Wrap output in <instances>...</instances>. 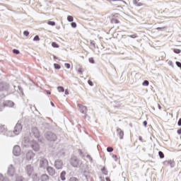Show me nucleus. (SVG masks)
I'll return each mask as SVG.
<instances>
[{
	"instance_id": "3",
	"label": "nucleus",
	"mask_w": 181,
	"mask_h": 181,
	"mask_svg": "<svg viewBox=\"0 0 181 181\" xmlns=\"http://www.w3.org/2000/svg\"><path fill=\"white\" fill-rule=\"evenodd\" d=\"M70 163L73 168H80V165L83 163L76 156H73L70 159Z\"/></svg>"
},
{
	"instance_id": "38",
	"label": "nucleus",
	"mask_w": 181,
	"mask_h": 181,
	"mask_svg": "<svg viewBox=\"0 0 181 181\" xmlns=\"http://www.w3.org/2000/svg\"><path fill=\"white\" fill-rule=\"evenodd\" d=\"M40 40V37H39V35H35L33 38L34 42H39Z\"/></svg>"
},
{
	"instance_id": "11",
	"label": "nucleus",
	"mask_w": 181,
	"mask_h": 181,
	"mask_svg": "<svg viewBox=\"0 0 181 181\" xmlns=\"http://www.w3.org/2000/svg\"><path fill=\"white\" fill-rule=\"evenodd\" d=\"M42 129H44V131H46L47 129H48V131H50L53 129V126L47 122H43L42 124Z\"/></svg>"
},
{
	"instance_id": "45",
	"label": "nucleus",
	"mask_w": 181,
	"mask_h": 181,
	"mask_svg": "<svg viewBox=\"0 0 181 181\" xmlns=\"http://www.w3.org/2000/svg\"><path fill=\"white\" fill-rule=\"evenodd\" d=\"M64 66L66 67V69H70V64H69V63H65V64H64Z\"/></svg>"
},
{
	"instance_id": "12",
	"label": "nucleus",
	"mask_w": 181,
	"mask_h": 181,
	"mask_svg": "<svg viewBox=\"0 0 181 181\" xmlns=\"http://www.w3.org/2000/svg\"><path fill=\"white\" fill-rule=\"evenodd\" d=\"M35 153H33V151L32 150H29L28 151V152L26 153V159L28 160H32L34 158H35Z\"/></svg>"
},
{
	"instance_id": "10",
	"label": "nucleus",
	"mask_w": 181,
	"mask_h": 181,
	"mask_svg": "<svg viewBox=\"0 0 181 181\" xmlns=\"http://www.w3.org/2000/svg\"><path fill=\"white\" fill-rule=\"evenodd\" d=\"M25 171L27 172L28 176L30 177L32 176V173H33V166L32 165H27L25 167Z\"/></svg>"
},
{
	"instance_id": "17",
	"label": "nucleus",
	"mask_w": 181,
	"mask_h": 181,
	"mask_svg": "<svg viewBox=\"0 0 181 181\" xmlns=\"http://www.w3.org/2000/svg\"><path fill=\"white\" fill-rule=\"evenodd\" d=\"M117 136H119V139H124V132L122 129L117 128Z\"/></svg>"
},
{
	"instance_id": "51",
	"label": "nucleus",
	"mask_w": 181,
	"mask_h": 181,
	"mask_svg": "<svg viewBox=\"0 0 181 181\" xmlns=\"http://www.w3.org/2000/svg\"><path fill=\"white\" fill-rule=\"evenodd\" d=\"M177 125H178V127H181V118L179 119V120L177 122Z\"/></svg>"
},
{
	"instance_id": "15",
	"label": "nucleus",
	"mask_w": 181,
	"mask_h": 181,
	"mask_svg": "<svg viewBox=\"0 0 181 181\" xmlns=\"http://www.w3.org/2000/svg\"><path fill=\"white\" fill-rule=\"evenodd\" d=\"M45 169H47L49 176H54V175H56V170H54L53 167L47 166Z\"/></svg>"
},
{
	"instance_id": "27",
	"label": "nucleus",
	"mask_w": 181,
	"mask_h": 181,
	"mask_svg": "<svg viewBox=\"0 0 181 181\" xmlns=\"http://www.w3.org/2000/svg\"><path fill=\"white\" fill-rule=\"evenodd\" d=\"M158 156L160 159H163L165 158V154L162 151H158Z\"/></svg>"
},
{
	"instance_id": "54",
	"label": "nucleus",
	"mask_w": 181,
	"mask_h": 181,
	"mask_svg": "<svg viewBox=\"0 0 181 181\" xmlns=\"http://www.w3.org/2000/svg\"><path fill=\"white\" fill-rule=\"evenodd\" d=\"M177 134H178V135H181V128H180V129L177 131Z\"/></svg>"
},
{
	"instance_id": "47",
	"label": "nucleus",
	"mask_w": 181,
	"mask_h": 181,
	"mask_svg": "<svg viewBox=\"0 0 181 181\" xmlns=\"http://www.w3.org/2000/svg\"><path fill=\"white\" fill-rule=\"evenodd\" d=\"M90 46H92L94 49H95V44L90 40Z\"/></svg>"
},
{
	"instance_id": "52",
	"label": "nucleus",
	"mask_w": 181,
	"mask_h": 181,
	"mask_svg": "<svg viewBox=\"0 0 181 181\" xmlns=\"http://www.w3.org/2000/svg\"><path fill=\"white\" fill-rule=\"evenodd\" d=\"M143 125H144V127H146V125H148V122H147L146 120L144 121V122H143Z\"/></svg>"
},
{
	"instance_id": "13",
	"label": "nucleus",
	"mask_w": 181,
	"mask_h": 181,
	"mask_svg": "<svg viewBox=\"0 0 181 181\" xmlns=\"http://www.w3.org/2000/svg\"><path fill=\"white\" fill-rule=\"evenodd\" d=\"M7 174L11 177L15 175V168H13V165L11 164L9 165L8 168Z\"/></svg>"
},
{
	"instance_id": "57",
	"label": "nucleus",
	"mask_w": 181,
	"mask_h": 181,
	"mask_svg": "<svg viewBox=\"0 0 181 181\" xmlns=\"http://www.w3.org/2000/svg\"><path fill=\"white\" fill-rule=\"evenodd\" d=\"M2 179H4V175L0 173V181L2 180Z\"/></svg>"
},
{
	"instance_id": "23",
	"label": "nucleus",
	"mask_w": 181,
	"mask_h": 181,
	"mask_svg": "<svg viewBox=\"0 0 181 181\" xmlns=\"http://www.w3.org/2000/svg\"><path fill=\"white\" fill-rule=\"evenodd\" d=\"M52 47H54L55 49H59V47H60L59 44H57V42H52Z\"/></svg>"
},
{
	"instance_id": "5",
	"label": "nucleus",
	"mask_w": 181,
	"mask_h": 181,
	"mask_svg": "<svg viewBox=\"0 0 181 181\" xmlns=\"http://www.w3.org/2000/svg\"><path fill=\"white\" fill-rule=\"evenodd\" d=\"M30 146L32 148V149H33V151H35V152H39L40 151V145L39 144V143L35 140H33L31 142Z\"/></svg>"
},
{
	"instance_id": "24",
	"label": "nucleus",
	"mask_w": 181,
	"mask_h": 181,
	"mask_svg": "<svg viewBox=\"0 0 181 181\" xmlns=\"http://www.w3.org/2000/svg\"><path fill=\"white\" fill-rule=\"evenodd\" d=\"M142 86H144V87H148V86H149V81L144 80L142 83Z\"/></svg>"
},
{
	"instance_id": "16",
	"label": "nucleus",
	"mask_w": 181,
	"mask_h": 181,
	"mask_svg": "<svg viewBox=\"0 0 181 181\" xmlns=\"http://www.w3.org/2000/svg\"><path fill=\"white\" fill-rule=\"evenodd\" d=\"M164 165L165 166H170L171 168H173L175 165H176V163H175V161L170 160H165L163 162Z\"/></svg>"
},
{
	"instance_id": "7",
	"label": "nucleus",
	"mask_w": 181,
	"mask_h": 181,
	"mask_svg": "<svg viewBox=\"0 0 181 181\" xmlns=\"http://www.w3.org/2000/svg\"><path fill=\"white\" fill-rule=\"evenodd\" d=\"M54 168L59 170V169H63V160L60 159H57L54 161Z\"/></svg>"
},
{
	"instance_id": "44",
	"label": "nucleus",
	"mask_w": 181,
	"mask_h": 181,
	"mask_svg": "<svg viewBox=\"0 0 181 181\" xmlns=\"http://www.w3.org/2000/svg\"><path fill=\"white\" fill-rule=\"evenodd\" d=\"M23 35H24V36L28 37V36H29V32L28 30H25V31H23Z\"/></svg>"
},
{
	"instance_id": "33",
	"label": "nucleus",
	"mask_w": 181,
	"mask_h": 181,
	"mask_svg": "<svg viewBox=\"0 0 181 181\" xmlns=\"http://www.w3.org/2000/svg\"><path fill=\"white\" fill-rule=\"evenodd\" d=\"M16 181H23V177L18 175L16 178Z\"/></svg>"
},
{
	"instance_id": "34",
	"label": "nucleus",
	"mask_w": 181,
	"mask_h": 181,
	"mask_svg": "<svg viewBox=\"0 0 181 181\" xmlns=\"http://www.w3.org/2000/svg\"><path fill=\"white\" fill-rule=\"evenodd\" d=\"M69 181H80V180L76 177H71Z\"/></svg>"
},
{
	"instance_id": "50",
	"label": "nucleus",
	"mask_w": 181,
	"mask_h": 181,
	"mask_svg": "<svg viewBox=\"0 0 181 181\" xmlns=\"http://www.w3.org/2000/svg\"><path fill=\"white\" fill-rule=\"evenodd\" d=\"M139 141H140V142H145V141H144V139H142V136H139Z\"/></svg>"
},
{
	"instance_id": "49",
	"label": "nucleus",
	"mask_w": 181,
	"mask_h": 181,
	"mask_svg": "<svg viewBox=\"0 0 181 181\" xmlns=\"http://www.w3.org/2000/svg\"><path fill=\"white\" fill-rule=\"evenodd\" d=\"M108 1V2H110V4H112V2H118V1L119 0H107Z\"/></svg>"
},
{
	"instance_id": "63",
	"label": "nucleus",
	"mask_w": 181,
	"mask_h": 181,
	"mask_svg": "<svg viewBox=\"0 0 181 181\" xmlns=\"http://www.w3.org/2000/svg\"><path fill=\"white\" fill-rule=\"evenodd\" d=\"M85 177H86V180H88V175L86 174H85Z\"/></svg>"
},
{
	"instance_id": "42",
	"label": "nucleus",
	"mask_w": 181,
	"mask_h": 181,
	"mask_svg": "<svg viewBox=\"0 0 181 181\" xmlns=\"http://www.w3.org/2000/svg\"><path fill=\"white\" fill-rule=\"evenodd\" d=\"M165 29H166V27H158L156 28V30H160L161 32L165 30Z\"/></svg>"
},
{
	"instance_id": "19",
	"label": "nucleus",
	"mask_w": 181,
	"mask_h": 181,
	"mask_svg": "<svg viewBox=\"0 0 181 181\" xmlns=\"http://www.w3.org/2000/svg\"><path fill=\"white\" fill-rule=\"evenodd\" d=\"M5 132H6V127L5 125L0 124V134L5 135Z\"/></svg>"
},
{
	"instance_id": "59",
	"label": "nucleus",
	"mask_w": 181,
	"mask_h": 181,
	"mask_svg": "<svg viewBox=\"0 0 181 181\" xmlns=\"http://www.w3.org/2000/svg\"><path fill=\"white\" fill-rule=\"evenodd\" d=\"M106 181H111V179L109 177H105Z\"/></svg>"
},
{
	"instance_id": "40",
	"label": "nucleus",
	"mask_w": 181,
	"mask_h": 181,
	"mask_svg": "<svg viewBox=\"0 0 181 181\" xmlns=\"http://www.w3.org/2000/svg\"><path fill=\"white\" fill-rule=\"evenodd\" d=\"M71 28H77V23H76V22L72 21L71 23Z\"/></svg>"
},
{
	"instance_id": "6",
	"label": "nucleus",
	"mask_w": 181,
	"mask_h": 181,
	"mask_svg": "<svg viewBox=\"0 0 181 181\" xmlns=\"http://www.w3.org/2000/svg\"><path fill=\"white\" fill-rule=\"evenodd\" d=\"M22 124L19 123L18 121L14 127L13 133L15 134V135H19V134L22 132Z\"/></svg>"
},
{
	"instance_id": "32",
	"label": "nucleus",
	"mask_w": 181,
	"mask_h": 181,
	"mask_svg": "<svg viewBox=\"0 0 181 181\" xmlns=\"http://www.w3.org/2000/svg\"><path fill=\"white\" fill-rule=\"evenodd\" d=\"M67 21L68 22H73V21H74V18L72 16H68Z\"/></svg>"
},
{
	"instance_id": "60",
	"label": "nucleus",
	"mask_w": 181,
	"mask_h": 181,
	"mask_svg": "<svg viewBox=\"0 0 181 181\" xmlns=\"http://www.w3.org/2000/svg\"><path fill=\"white\" fill-rule=\"evenodd\" d=\"M123 2V4H127V2H125V1H124V0H119V1H117V2Z\"/></svg>"
},
{
	"instance_id": "64",
	"label": "nucleus",
	"mask_w": 181,
	"mask_h": 181,
	"mask_svg": "<svg viewBox=\"0 0 181 181\" xmlns=\"http://www.w3.org/2000/svg\"><path fill=\"white\" fill-rule=\"evenodd\" d=\"M47 94H48V95H50V94H51L50 91L48 90V91H47Z\"/></svg>"
},
{
	"instance_id": "21",
	"label": "nucleus",
	"mask_w": 181,
	"mask_h": 181,
	"mask_svg": "<svg viewBox=\"0 0 181 181\" xmlns=\"http://www.w3.org/2000/svg\"><path fill=\"white\" fill-rule=\"evenodd\" d=\"M60 179L62 181L66 180V171L63 170L62 172H61V173H60Z\"/></svg>"
},
{
	"instance_id": "22",
	"label": "nucleus",
	"mask_w": 181,
	"mask_h": 181,
	"mask_svg": "<svg viewBox=\"0 0 181 181\" xmlns=\"http://www.w3.org/2000/svg\"><path fill=\"white\" fill-rule=\"evenodd\" d=\"M101 172L105 176H107L108 175V170H107V168L105 167H103L101 168Z\"/></svg>"
},
{
	"instance_id": "35",
	"label": "nucleus",
	"mask_w": 181,
	"mask_h": 181,
	"mask_svg": "<svg viewBox=\"0 0 181 181\" xmlns=\"http://www.w3.org/2000/svg\"><path fill=\"white\" fill-rule=\"evenodd\" d=\"M133 4H134V5H135L136 6H141V3H139L138 2V1H136V0H134L133 1Z\"/></svg>"
},
{
	"instance_id": "36",
	"label": "nucleus",
	"mask_w": 181,
	"mask_h": 181,
	"mask_svg": "<svg viewBox=\"0 0 181 181\" xmlns=\"http://www.w3.org/2000/svg\"><path fill=\"white\" fill-rule=\"evenodd\" d=\"M12 52L14 54H19V53H21V51H19V49H13Z\"/></svg>"
},
{
	"instance_id": "4",
	"label": "nucleus",
	"mask_w": 181,
	"mask_h": 181,
	"mask_svg": "<svg viewBox=\"0 0 181 181\" xmlns=\"http://www.w3.org/2000/svg\"><path fill=\"white\" fill-rule=\"evenodd\" d=\"M30 135L35 136L37 139L40 138V132H39V129L36 127H32Z\"/></svg>"
},
{
	"instance_id": "2",
	"label": "nucleus",
	"mask_w": 181,
	"mask_h": 181,
	"mask_svg": "<svg viewBox=\"0 0 181 181\" xmlns=\"http://www.w3.org/2000/svg\"><path fill=\"white\" fill-rule=\"evenodd\" d=\"M39 161V168L40 169H43L45 170L47 169V166H49V160H47V158L45 157H40L38 159Z\"/></svg>"
},
{
	"instance_id": "18",
	"label": "nucleus",
	"mask_w": 181,
	"mask_h": 181,
	"mask_svg": "<svg viewBox=\"0 0 181 181\" xmlns=\"http://www.w3.org/2000/svg\"><path fill=\"white\" fill-rule=\"evenodd\" d=\"M78 107L80 110V112H81V114H86V112H87V107L86 106H83L80 104H78Z\"/></svg>"
},
{
	"instance_id": "31",
	"label": "nucleus",
	"mask_w": 181,
	"mask_h": 181,
	"mask_svg": "<svg viewBox=\"0 0 181 181\" xmlns=\"http://www.w3.org/2000/svg\"><path fill=\"white\" fill-rule=\"evenodd\" d=\"M111 23H115L117 25V23H119V21H118L117 19L115 18H112L110 21Z\"/></svg>"
},
{
	"instance_id": "14",
	"label": "nucleus",
	"mask_w": 181,
	"mask_h": 181,
	"mask_svg": "<svg viewBox=\"0 0 181 181\" xmlns=\"http://www.w3.org/2000/svg\"><path fill=\"white\" fill-rule=\"evenodd\" d=\"M9 90V84L7 83H0V91H8Z\"/></svg>"
},
{
	"instance_id": "1",
	"label": "nucleus",
	"mask_w": 181,
	"mask_h": 181,
	"mask_svg": "<svg viewBox=\"0 0 181 181\" xmlns=\"http://www.w3.org/2000/svg\"><path fill=\"white\" fill-rule=\"evenodd\" d=\"M44 138L48 142H56L57 141V135L51 131H45L44 132Z\"/></svg>"
},
{
	"instance_id": "62",
	"label": "nucleus",
	"mask_w": 181,
	"mask_h": 181,
	"mask_svg": "<svg viewBox=\"0 0 181 181\" xmlns=\"http://www.w3.org/2000/svg\"><path fill=\"white\" fill-rule=\"evenodd\" d=\"M66 95H69V90H65Z\"/></svg>"
},
{
	"instance_id": "55",
	"label": "nucleus",
	"mask_w": 181,
	"mask_h": 181,
	"mask_svg": "<svg viewBox=\"0 0 181 181\" xmlns=\"http://www.w3.org/2000/svg\"><path fill=\"white\" fill-rule=\"evenodd\" d=\"M78 152H79V155L81 156H83V151H81V150H78Z\"/></svg>"
},
{
	"instance_id": "61",
	"label": "nucleus",
	"mask_w": 181,
	"mask_h": 181,
	"mask_svg": "<svg viewBox=\"0 0 181 181\" xmlns=\"http://www.w3.org/2000/svg\"><path fill=\"white\" fill-rule=\"evenodd\" d=\"M50 104H51L52 107H55L54 103L53 102H50Z\"/></svg>"
},
{
	"instance_id": "48",
	"label": "nucleus",
	"mask_w": 181,
	"mask_h": 181,
	"mask_svg": "<svg viewBox=\"0 0 181 181\" xmlns=\"http://www.w3.org/2000/svg\"><path fill=\"white\" fill-rule=\"evenodd\" d=\"M112 158H113V159H115V161L118 160V156H117V155H113Z\"/></svg>"
},
{
	"instance_id": "29",
	"label": "nucleus",
	"mask_w": 181,
	"mask_h": 181,
	"mask_svg": "<svg viewBox=\"0 0 181 181\" xmlns=\"http://www.w3.org/2000/svg\"><path fill=\"white\" fill-rule=\"evenodd\" d=\"M57 90L59 93H64V88L63 86H58Z\"/></svg>"
},
{
	"instance_id": "39",
	"label": "nucleus",
	"mask_w": 181,
	"mask_h": 181,
	"mask_svg": "<svg viewBox=\"0 0 181 181\" xmlns=\"http://www.w3.org/2000/svg\"><path fill=\"white\" fill-rule=\"evenodd\" d=\"M128 37H132V39H136V37H138V35L136 34H133V35H128Z\"/></svg>"
},
{
	"instance_id": "43",
	"label": "nucleus",
	"mask_w": 181,
	"mask_h": 181,
	"mask_svg": "<svg viewBox=\"0 0 181 181\" xmlns=\"http://www.w3.org/2000/svg\"><path fill=\"white\" fill-rule=\"evenodd\" d=\"M88 83L90 87H93V86H94V83L90 79L88 81Z\"/></svg>"
},
{
	"instance_id": "25",
	"label": "nucleus",
	"mask_w": 181,
	"mask_h": 181,
	"mask_svg": "<svg viewBox=\"0 0 181 181\" xmlns=\"http://www.w3.org/2000/svg\"><path fill=\"white\" fill-rule=\"evenodd\" d=\"M54 67L55 69V70H60V69H62V66H60V64H54Z\"/></svg>"
},
{
	"instance_id": "53",
	"label": "nucleus",
	"mask_w": 181,
	"mask_h": 181,
	"mask_svg": "<svg viewBox=\"0 0 181 181\" xmlns=\"http://www.w3.org/2000/svg\"><path fill=\"white\" fill-rule=\"evenodd\" d=\"M78 73H79L80 74H83V71H82L81 68H79L78 69Z\"/></svg>"
},
{
	"instance_id": "8",
	"label": "nucleus",
	"mask_w": 181,
	"mask_h": 181,
	"mask_svg": "<svg viewBox=\"0 0 181 181\" xmlns=\"http://www.w3.org/2000/svg\"><path fill=\"white\" fill-rule=\"evenodd\" d=\"M4 103V107H8L9 108H16V105H15V103L12 100H5Z\"/></svg>"
},
{
	"instance_id": "46",
	"label": "nucleus",
	"mask_w": 181,
	"mask_h": 181,
	"mask_svg": "<svg viewBox=\"0 0 181 181\" xmlns=\"http://www.w3.org/2000/svg\"><path fill=\"white\" fill-rule=\"evenodd\" d=\"M18 88L20 93H23V89L22 88V87L21 86H18Z\"/></svg>"
},
{
	"instance_id": "30",
	"label": "nucleus",
	"mask_w": 181,
	"mask_h": 181,
	"mask_svg": "<svg viewBox=\"0 0 181 181\" xmlns=\"http://www.w3.org/2000/svg\"><path fill=\"white\" fill-rule=\"evenodd\" d=\"M47 25H49V26H56V22L52 21H49L47 22Z\"/></svg>"
},
{
	"instance_id": "20",
	"label": "nucleus",
	"mask_w": 181,
	"mask_h": 181,
	"mask_svg": "<svg viewBox=\"0 0 181 181\" xmlns=\"http://www.w3.org/2000/svg\"><path fill=\"white\" fill-rule=\"evenodd\" d=\"M50 179V177H49V175H47V174H43L41 176V181H47Z\"/></svg>"
},
{
	"instance_id": "56",
	"label": "nucleus",
	"mask_w": 181,
	"mask_h": 181,
	"mask_svg": "<svg viewBox=\"0 0 181 181\" xmlns=\"http://www.w3.org/2000/svg\"><path fill=\"white\" fill-rule=\"evenodd\" d=\"M87 158L90 159V162H93V158H91V156L87 155Z\"/></svg>"
},
{
	"instance_id": "41",
	"label": "nucleus",
	"mask_w": 181,
	"mask_h": 181,
	"mask_svg": "<svg viewBox=\"0 0 181 181\" xmlns=\"http://www.w3.org/2000/svg\"><path fill=\"white\" fill-rule=\"evenodd\" d=\"M89 63H91V64H94V63H95V60H94V58H89Z\"/></svg>"
},
{
	"instance_id": "37",
	"label": "nucleus",
	"mask_w": 181,
	"mask_h": 181,
	"mask_svg": "<svg viewBox=\"0 0 181 181\" xmlns=\"http://www.w3.org/2000/svg\"><path fill=\"white\" fill-rule=\"evenodd\" d=\"M107 151L109 153L114 152V148L109 146L107 148Z\"/></svg>"
},
{
	"instance_id": "9",
	"label": "nucleus",
	"mask_w": 181,
	"mask_h": 181,
	"mask_svg": "<svg viewBox=\"0 0 181 181\" xmlns=\"http://www.w3.org/2000/svg\"><path fill=\"white\" fill-rule=\"evenodd\" d=\"M13 155L14 156H21V146L16 145L13 148Z\"/></svg>"
},
{
	"instance_id": "58",
	"label": "nucleus",
	"mask_w": 181,
	"mask_h": 181,
	"mask_svg": "<svg viewBox=\"0 0 181 181\" xmlns=\"http://www.w3.org/2000/svg\"><path fill=\"white\" fill-rule=\"evenodd\" d=\"M53 57L54 60H59V57H57V56L53 55Z\"/></svg>"
},
{
	"instance_id": "28",
	"label": "nucleus",
	"mask_w": 181,
	"mask_h": 181,
	"mask_svg": "<svg viewBox=\"0 0 181 181\" xmlns=\"http://www.w3.org/2000/svg\"><path fill=\"white\" fill-rule=\"evenodd\" d=\"M174 53H175V54H180L181 53V50L179 49H176V48H174L173 49Z\"/></svg>"
},
{
	"instance_id": "26",
	"label": "nucleus",
	"mask_w": 181,
	"mask_h": 181,
	"mask_svg": "<svg viewBox=\"0 0 181 181\" xmlns=\"http://www.w3.org/2000/svg\"><path fill=\"white\" fill-rule=\"evenodd\" d=\"M5 108H6V107L4 105V102L0 103V112H2V111H4V110H5Z\"/></svg>"
}]
</instances>
